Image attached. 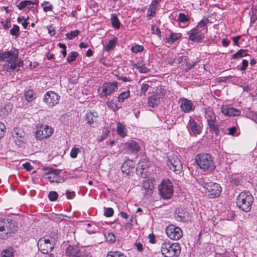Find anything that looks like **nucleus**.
Instances as JSON below:
<instances>
[{
  "instance_id": "1",
  "label": "nucleus",
  "mask_w": 257,
  "mask_h": 257,
  "mask_svg": "<svg viewBox=\"0 0 257 257\" xmlns=\"http://www.w3.org/2000/svg\"><path fill=\"white\" fill-rule=\"evenodd\" d=\"M19 53L17 50L11 49L8 51L0 53V61H6L7 63V71L11 70L18 71L23 66L22 61L18 60Z\"/></svg>"
},
{
  "instance_id": "2",
  "label": "nucleus",
  "mask_w": 257,
  "mask_h": 257,
  "mask_svg": "<svg viewBox=\"0 0 257 257\" xmlns=\"http://www.w3.org/2000/svg\"><path fill=\"white\" fill-rule=\"evenodd\" d=\"M195 162L203 172H211L215 168V162L211 154L200 153L195 157Z\"/></svg>"
},
{
  "instance_id": "3",
  "label": "nucleus",
  "mask_w": 257,
  "mask_h": 257,
  "mask_svg": "<svg viewBox=\"0 0 257 257\" xmlns=\"http://www.w3.org/2000/svg\"><path fill=\"white\" fill-rule=\"evenodd\" d=\"M208 22L207 18L201 20L195 28L188 33L189 40L192 42H201L207 32V24Z\"/></svg>"
},
{
  "instance_id": "4",
  "label": "nucleus",
  "mask_w": 257,
  "mask_h": 257,
  "mask_svg": "<svg viewBox=\"0 0 257 257\" xmlns=\"http://www.w3.org/2000/svg\"><path fill=\"white\" fill-rule=\"evenodd\" d=\"M253 197L248 191L240 192L236 199L237 207L242 211L248 212L250 211L253 202Z\"/></svg>"
},
{
  "instance_id": "5",
  "label": "nucleus",
  "mask_w": 257,
  "mask_h": 257,
  "mask_svg": "<svg viewBox=\"0 0 257 257\" xmlns=\"http://www.w3.org/2000/svg\"><path fill=\"white\" fill-rule=\"evenodd\" d=\"M161 251L165 257H178L181 252V247L177 242L165 241L161 245Z\"/></svg>"
},
{
  "instance_id": "6",
  "label": "nucleus",
  "mask_w": 257,
  "mask_h": 257,
  "mask_svg": "<svg viewBox=\"0 0 257 257\" xmlns=\"http://www.w3.org/2000/svg\"><path fill=\"white\" fill-rule=\"evenodd\" d=\"M16 230L14 221L9 218L0 219V238H7Z\"/></svg>"
},
{
  "instance_id": "7",
  "label": "nucleus",
  "mask_w": 257,
  "mask_h": 257,
  "mask_svg": "<svg viewBox=\"0 0 257 257\" xmlns=\"http://www.w3.org/2000/svg\"><path fill=\"white\" fill-rule=\"evenodd\" d=\"M55 239L50 236L44 237L39 240L38 245L39 249L43 253H48L54 248Z\"/></svg>"
},
{
  "instance_id": "8",
  "label": "nucleus",
  "mask_w": 257,
  "mask_h": 257,
  "mask_svg": "<svg viewBox=\"0 0 257 257\" xmlns=\"http://www.w3.org/2000/svg\"><path fill=\"white\" fill-rule=\"evenodd\" d=\"M173 186L172 182L168 180H163L159 186V194L164 199H168L173 196Z\"/></svg>"
},
{
  "instance_id": "9",
  "label": "nucleus",
  "mask_w": 257,
  "mask_h": 257,
  "mask_svg": "<svg viewBox=\"0 0 257 257\" xmlns=\"http://www.w3.org/2000/svg\"><path fill=\"white\" fill-rule=\"evenodd\" d=\"M36 129L35 137L36 139L39 140L48 139L53 134V128L47 125L40 124L37 125Z\"/></svg>"
},
{
  "instance_id": "10",
  "label": "nucleus",
  "mask_w": 257,
  "mask_h": 257,
  "mask_svg": "<svg viewBox=\"0 0 257 257\" xmlns=\"http://www.w3.org/2000/svg\"><path fill=\"white\" fill-rule=\"evenodd\" d=\"M167 164L176 174H179L183 168L182 164L177 155L168 156Z\"/></svg>"
},
{
  "instance_id": "11",
  "label": "nucleus",
  "mask_w": 257,
  "mask_h": 257,
  "mask_svg": "<svg viewBox=\"0 0 257 257\" xmlns=\"http://www.w3.org/2000/svg\"><path fill=\"white\" fill-rule=\"evenodd\" d=\"M11 133L14 142L17 145L21 146L27 142V136L23 129L19 127L14 128Z\"/></svg>"
},
{
  "instance_id": "12",
  "label": "nucleus",
  "mask_w": 257,
  "mask_h": 257,
  "mask_svg": "<svg viewBox=\"0 0 257 257\" xmlns=\"http://www.w3.org/2000/svg\"><path fill=\"white\" fill-rule=\"evenodd\" d=\"M204 188L207 190L211 198L218 197L221 192V188L219 184L212 182L205 183Z\"/></svg>"
},
{
  "instance_id": "13",
  "label": "nucleus",
  "mask_w": 257,
  "mask_h": 257,
  "mask_svg": "<svg viewBox=\"0 0 257 257\" xmlns=\"http://www.w3.org/2000/svg\"><path fill=\"white\" fill-rule=\"evenodd\" d=\"M45 170L47 172L45 173L46 178L48 179L51 182H56L57 183H62L65 180L58 175L61 171L58 169H54L52 168H46Z\"/></svg>"
},
{
  "instance_id": "14",
  "label": "nucleus",
  "mask_w": 257,
  "mask_h": 257,
  "mask_svg": "<svg viewBox=\"0 0 257 257\" xmlns=\"http://www.w3.org/2000/svg\"><path fill=\"white\" fill-rule=\"evenodd\" d=\"M118 83L117 82H106L103 84L101 88L102 90L100 93L101 98H107L111 93L116 91L118 89Z\"/></svg>"
},
{
  "instance_id": "15",
  "label": "nucleus",
  "mask_w": 257,
  "mask_h": 257,
  "mask_svg": "<svg viewBox=\"0 0 257 257\" xmlns=\"http://www.w3.org/2000/svg\"><path fill=\"white\" fill-rule=\"evenodd\" d=\"M166 233L168 237L175 240L179 239L183 235L181 228L172 224L166 227Z\"/></svg>"
},
{
  "instance_id": "16",
  "label": "nucleus",
  "mask_w": 257,
  "mask_h": 257,
  "mask_svg": "<svg viewBox=\"0 0 257 257\" xmlns=\"http://www.w3.org/2000/svg\"><path fill=\"white\" fill-rule=\"evenodd\" d=\"M60 99V96L54 91H48L43 98L44 101L50 107H53L58 104Z\"/></svg>"
},
{
  "instance_id": "17",
  "label": "nucleus",
  "mask_w": 257,
  "mask_h": 257,
  "mask_svg": "<svg viewBox=\"0 0 257 257\" xmlns=\"http://www.w3.org/2000/svg\"><path fill=\"white\" fill-rule=\"evenodd\" d=\"M165 95V92L164 89L161 88L159 91H157L155 94L149 97L148 99V103L150 106L154 107L160 103L161 99L163 98Z\"/></svg>"
},
{
  "instance_id": "18",
  "label": "nucleus",
  "mask_w": 257,
  "mask_h": 257,
  "mask_svg": "<svg viewBox=\"0 0 257 257\" xmlns=\"http://www.w3.org/2000/svg\"><path fill=\"white\" fill-rule=\"evenodd\" d=\"M180 108L184 113H189L195 109V105H193L191 100L185 98H180L178 100Z\"/></svg>"
},
{
  "instance_id": "19",
  "label": "nucleus",
  "mask_w": 257,
  "mask_h": 257,
  "mask_svg": "<svg viewBox=\"0 0 257 257\" xmlns=\"http://www.w3.org/2000/svg\"><path fill=\"white\" fill-rule=\"evenodd\" d=\"M148 167L149 165L146 160L145 159L141 160L136 168L137 174L143 178L146 177Z\"/></svg>"
},
{
  "instance_id": "20",
  "label": "nucleus",
  "mask_w": 257,
  "mask_h": 257,
  "mask_svg": "<svg viewBox=\"0 0 257 257\" xmlns=\"http://www.w3.org/2000/svg\"><path fill=\"white\" fill-rule=\"evenodd\" d=\"M174 217L178 221L185 222L190 218L189 213L185 209L180 208L176 210Z\"/></svg>"
},
{
  "instance_id": "21",
  "label": "nucleus",
  "mask_w": 257,
  "mask_h": 257,
  "mask_svg": "<svg viewBox=\"0 0 257 257\" xmlns=\"http://www.w3.org/2000/svg\"><path fill=\"white\" fill-rule=\"evenodd\" d=\"M221 111L223 114L229 116H238L241 112L239 109L227 105H223L221 107Z\"/></svg>"
},
{
  "instance_id": "22",
  "label": "nucleus",
  "mask_w": 257,
  "mask_h": 257,
  "mask_svg": "<svg viewBox=\"0 0 257 257\" xmlns=\"http://www.w3.org/2000/svg\"><path fill=\"white\" fill-rule=\"evenodd\" d=\"M126 149L132 153L137 154L140 150L139 144L134 140H131L125 143Z\"/></svg>"
},
{
  "instance_id": "23",
  "label": "nucleus",
  "mask_w": 257,
  "mask_h": 257,
  "mask_svg": "<svg viewBox=\"0 0 257 257\" xmlns=\"http://www.w3.org/2000/svg\"><path fill=\"white\" fill-rule=\"evenodd\" d=\"M187 126L188 131L193 133L194 135L201 133L200 127L197 124L195 120L191 118L189 120Z\"/></svg>"
},
{
  "instance_id": "24",
  "label": "nucleus",
  "mask_w": 257,
  "mask_h": 257,
  "mask_svg": "<svg viewBox=\"0 0 257 257\" xmlns=\"http://www.w3.org/2000/svg\"><path fill=\"white\" fill-rule=\"evenodd\" d=\"M135 167V164L133 161L128 160L125 161L121 166V170L123 174L128 176L131 173V170Z\"/></svg>"
},
{
  "instance_id": "25",
  "label": "nucleus",
  "mask_w": 257,
  "mask_h": 257,
  "mask_svg": "<svg viewBox=\"0 0 257 257\" xmlns=\"http://www.w3.org/2000/svg\"><path fill=\"white\" fill-rule=\"evenodd\" d=\"M97 112H87L86 114L85 120L87 123L91 127H94V125L97 121Z\"/></svg>"
},
{
  "instance_id": "26",
  "label": "nucleus",
  "mask_w": 257,
  "mask_h": 257,
  "mask_svg": "<svg viewBox=\"0 0 257 257\" xmlns=\"http://www.w3.org/2000/svg\"><path fill=\"white\" fill-rule=\"evenodd\" d=\"M205 117L207 120V124L211 123L217 122L216 115L211 109H208L206 110Z\"/></svg>"
},
{
  "instance_id": "27",
  "label": "nucleus",
  "mask_w": 257,
  "mask_h": 257,
  "mask_svg": "<svg viewBox=\"0 0 257 257\" xmlns=\"http://www.w3.org/2000/svg\"><path fill=\"white\" fill-rule=\"evenodd\" d=\"M79 248L78 246L69 245L66 250V255L69 257H77Z\"/></svg>"
},
{
  "instance_id": "28",
  "label": "nucleus",
  "mask_w": 257,
  "mask_h": 257,
  "mask_svg": "<svg viewBox=\"0 0 257 257\" xmlns=\"http://www.w3.org/2000/svg\"><path fill=\"white\" fill-rule=\"evenodd\" d=\"M12 109V105L10 103H7L5 104V105H2L1 106V115H8L9 113L11 112Z\"/></svg>"
},
{
  "instance_id": "29",
  "label": "nucleus",
  "mask_w": 257,
  "mask_h": 257,
  "mask_svg": "<svg viewBox=\"0 0 257 257\" xmlns=\"http://www.w3.org/2000/svg\"><path fill=\"white\" fill-rule=\"evenodd\" d=\"M153 187V186L150 184V182L146 181L143 184L142 190L145 195H149L152 193Z\"/></svg>"
},
{
  "instance_id": "30",
  "label": "nucleus",
  "mask_w": 257,
  "mask_h": 257,
  "mask_svg": "<svg viewBox=\"0 0 257 257\" xmlns=\"http://www.w3.org/2000/svg\"><path fill=\"white\" fill-rule=\"evenodd\" d=\"M209 131L212 134H215L216 136H218L220 134V130L217 122L211 123L208 124Z\"/></svg>"
},
{
  "instance_id": "31",
  "label": "nucleus",
  "mask_w": 257,
  "mask_h": 257,
  "mask_svg": "<svg viewBox=\"0 0 257 257\" xmlns=\"http://www.w3.org/2000/svg\"><path fill=\"white\" fill-rule=\"evenodd\" d=\"M116 131L117 134L122 138L126 135L127 131L125 125L120 122L117 123Z\"/></svg>"
},
{
  "instance_id": "32",
  "label": "nucleus",
  "mask_w": 257,
  "mask_h": 257,
  "mask_svg": "<svg viewBox=\"0 0 257 257\" xmlns=\"http://www.w3.org/2000/svg\"><path fill=\"white\" fill-rule=\"evenodd\" d=\"M182 37V34L181 33H175L171 32L170 33V36L167 38V40L169 43H173L177 40H179Z\"/></svg>"
},
{
  "instance_id": "33",
  "label": "nucleus",
  "mask_w": 257,
  "mask_h": 257,
  "mask_svg": "<svg viewBox=\"0 0 257 257\" xmlns=\"http://www.w3.org/2000/svg\"><path fill=\"white\" fill-rule=\"evenodd\" d=\"M111 22L112 25V27L115 29H118L120 27V22L115 14H112L111 15Z\"/></svg>"
},
{
  "instance_id": "34",
  "label": "nucleus",
  "mask_w": 257,
  "mask_h": 257,
  "mask_svg": "<svg viewBox=\"0 0 257 257\" xmlns=\"http://www.w3.org/2000/svg\"><path fill=\"white\" fill-rule=\"evenodd\" d=\"M14 250L12 247H9L4 250L1 254L2 257H14Z\"/></svg>"
},
{
  "instance_id": "35",
  "label": "nucleus",
  "mask_w": 257,
  "mask_h": 257,
  "mask_svg": "<svg viewBox=\"0 0 257 257\" xmlns=\"http://www.w3.org/2000/svg\"><path fill=\"white\" fill-rule=\"evenodd\" d=\"M117 42V39L114 38L113 39H111L109 40L106 44V45L104 46L105 47V50L106 52H109L111 50H112L114 47L115 45L116 44Z\"/></svg>"
},
{
  "instance_id": "36",
  "label": "nucleus",
  "mask_w": 257,
  "mask_h": 257,
  "mask_svg": "<svg viewBox=\"0 0 257 257\" xmlns=\"http://www.w3.org/2000/svg\"><path fill=\"white\" fill-rule=\"evenodd\" d=\"M26 99L28 102H32L36 97V94L31 90L27 91L25 93Z\"/></svg>"
},
{
  "instance_id": "37",
  "label": "nucleus",
  "mask_w": 257,
  "mask_h": 257,
  "mask_svg": "<svg viewBox=\"0 0 257 257\" xmlns=\"http://www.w3.org/2000/svg\"><path fill=\"white\" fill-rule=\"evenodd\" d=\"M247 50L240 49L235 54L231 55V59H237L248 55Z\"/></svg>"
},
{
  "instance_id": "38",
  "label": "nucleus",
  "mask_w": 257,
  "mask_h": 257,
  "mask_svg": "<svg viewBox=\"0 0 257 257\" xmlns=\"http://www.w3.org/2000/svg\"><path fill=\"white\" fill-rule=\"evenodd\" d=\"M77 257H91V254L87 249H79Z\"/></svg>"
},
{
  "instance_id": "39",
  "label": "nucleus",
  "mask_w": 257,
  "mask_h": 257,
  "mask_svg": "<svg viewBox=\"0 0 257 257\" xmlns=\"http://www.w3.org/2000/svg\"><path fill=\"white\" fill-rule=\"evenodd\" d=\"M106 257H126V255L119 251H110L107 253Z\"/></svg>"
},
{
  "instance_id": "40",
  "label": "nucleus",
  "mask_w": 257,
  "mask_h": 257,
  "mask_svg": "<svg viewBox=\"0 0 257 257\" xmlns=\"http://www.w3.org/2000/svg\"><path fill=\"white\" fill-rule=\"evenodd\" d=\"M130 91H124L121 92L117 97L118 101L120 102H123L124 99H126L130 96Z\"/></svg>"
},
{
  "instance_id": "41",
  "label": "nucleus",
  "mask_w": 257,
  "mask_h": 257,
  "mask_svg": "<svg viewBox=\"0 0 257 257\" xmlns=\"http://www.w3.org/2000/svg\"><path fill=\"white\" fill-rule=\"evenodd\" d=\"M80 32L78 30H75L74 31H71L70 33H68L66 34V36L68 39L69 40H72L75 37L78 36V35L80 34Z\"/></svg>"
},
{
  "instance_id": "42",
  "label": "nucleus",
  "mask_w": 257,
  "mask_h": 257,
  "mask_svg": "<svg viewBox=\"0 0 257 257\" xmlns=\"http://www.w3.org/2000/svg\"><path fill=\"white\" fill-rule=\"evenodd\" d=\"M105 237L106 241L110 242V243H114L116 240L114 234L111 232L106 233Z\"/></svg>"
},
{
  "instance_id": "43",
  "label": "nucleus",
  "mask_w": 257,
  "mask_h": 257,
  "mask_svg": "<svg viewBox=\"0 0 257 257\" xmlns=\"http://www.w3.org/2000/svg\"><path fill=\"white\" fill-rule=\"evenodd\" d=\"M178 21L181 23H185L189 21V18L188 15L184 13H180L178 17Z\"/></svg>"
},
{
  "instance_id": "44",
  "label": "nucleus",
  "mask_w": 257,
  "mask_h": 257,
  "mask_svg": "<svg viewBox=\"0 0 257 257\" xmlns=\"http://www.w3.org/2000/svg\"><path fill=\"white\" fill-rule=\"evenodd\" d=\"M78 54L76 52H71L70 54L68 55L67 58V61L69 63H71L73 62L76 58L78 57Z\"/></svg>"
},
{
  "instance_id": "45",
  "label": "nucleus",
  "mask_w": 257,
  "mask_h": 257,
  "mask_svg": "<svg viewBox=\"0 0 257 257\" xmlns=\"http://www.w3.org/2000/svg\"><path fill=\"white\" fill-rule=\"evenodd\" d=\"M150 85L147 83H143L141 84L140 89V95H146V92L148 91Z\"/></svg>"
},
{
  "instance_id": "46",
  "label": "nucleus",
  "mask_w": 257,
  "mask_h": 257,
  "mask_svg": "<svg viewBox=\"0 0 257 257\" xmlns=\"http://www.w3.org/2000/svg\"><path fill=\"white\" fill-rule=\"evenodd\" d=\"M19 27L16 25H14L13 28L10 30V34L12 36L18 37L19 36Z\"/></svg>"
},
{
  "instance_id": "47",
  "label": "nucleus",
  "mask_w": 257,
  "mask_h": 257,
  "mask_svg": "<svg viewBox=\"0 0 257 257\" xmlns=\"http://www.w3.org/2000/svg\"><path fill=\"white\" fill-rule=\"evenodd\" d=\"M106 104L108 107L112 109L114 111L118 110L119 107L117 106V104L114 103L112 100L107 101Z\"/></svg>"
},
{
  "instance_id": "48",
  "label": "nucleus",
  "mask_w": 257,
  "mask_h": 257,
  "mask_svg": "<svg viewBox=\"0 0 257 257\" xmlns=\"http://www.w3.org/2000/svg\"><path fill=\"white\" fill-rule=\"evenodd\" d=\"M58 197V194L56 191H50L48 194V198L51 201H56Z\"/></svg>"
},
{
  "instance_id": "49",
  "label": "nucleus",
  "mask_w": 257,
  "mask_h": 257,
  "mask_svg": "<svg viewBox=\"0 0 257 257\" xmlns=\"http://www.w3.org/2000/svg\"><path fill=\"white\" fill-rule=\"evenodd\" d=\"M143 46L139 45H136L135 46H132L131 48L132 51L135 53L142 52L143 51Z\"/></svg>"
},
{
  "instance_id": "50",
  "label": "nucleus",
  "mask_w": 257,
  "mask_h": 257,
  "mask_svg": "<svg viewBox=\"0 0 257 257\" xmlns=\"http://www.w3.org/2000/svg\"><path fill=\"white\" fill-rule=\"evenodd\" d=\"M80 152V149L78 148L74 147L72 148L70 152V156L72 158H75L77 156L78 153Z\"/></svg>"
},
{
  "instance_id": "51",
  "label": "nucleus",
  "mask_w": 257,
  "mask_h": 257,
  "mask_svg": "<svg viewBox=\"0 0 257 257\" xmlns=\"http://www.w3.org/2000/svg\"><path fill=\"white\" fill-rule=\"evenodd\" d=\"M198 62H193L192 63L189 62H186V68H185V72H188L189 70H191L192 68H193L197 64Z\"/></svg>"
},
{
  "instance_id": "52",
  "label": "nucleus",
  "mask_w": 257,
  "mask_h": 257,
  "mask_svg": "<svg viewBox=\"0 0 257 257\" xmlns=\"http://www.w3.org/2000/svg\"><path fill=\"white\" fill-rule=\"evenodd\" d=\"M138 70L141 73H147L150 72V69L146 66L145 63L143 65H141Z\"/></svg>"
},
{
  "instance_id": "53",
  "label": "nucleus",
  "mask_w": 257,
  "mask_h": 257,
  "mask_svg": "<svg viewBox=\"0 0 257 257\" xmlns=\"http://www.w3.org/2000/svg\"><path fill=\"white\" fill-rule=\"evenodd\" d=\"M6 126L4 123L0 122V139H2L5 134Z\"/></svg>"
},
{
  "instance_id": "54",
  "label": "nucleus",
  "mask_w": 257,
  "mask_h": 257,
  "mask_svg": "<svg viewBox=\"0 0 257 257\" xmlns=\"http://www.w3.org/2000/svg\"><path fill=\"white\" fill-rule=\"evenodd\" d=\"M113 210L111 208H107L104 212V215L106 217H111L113 214Z\"/></svg>"
},
{
  "instance_id": "55",
  "label": "nucleus",
  "mask_w": 257,
  "mask_h": 257,
  "mask_svg": "<svg viewBox=\"0 0 257 257\" xmlns=\"http://www.w3.org/2000/svg\"><path fill=\"white\" fill-rule=\"evenodd\" d=\"M248 62L247 60H245V59L243 60L242 61V66L239 68V70L241 71L245 70L248 66Z\"/></svg>"
},
{
  "instance_id": "56",
  "label": "nucleus",
  "mask_w": 257,
  "mask_h": 257,
  "mask_svg": "<svg viewBox=\"0 0 257 257\" xmlns=\"http://www.w3.org/2000/svg\"><path fill=\"white\" fill-rule=\"evenodd\" d=\"M188 60V57L186 56H182L178 57L177 59V62L178 63H181V62H186Z\"/></svg>"
},
{
  "instance_id": "57",
  "label": "nucleus",
  "mask_w": 257,
  "mask_h": 257,
  "mask_svg": "<svg viewBox=\"0 0 257 257\" xmlns=\"http://www.w3.org/2000/svg\"><path fill=\"white\" fill-rule=\"evenodd\" d=\"M24 168L28 171H32L33 169V167L31 165L30 163L26 162L23 164Z\"/></svg>"
},
{
  "instance_id": "58",
  "label": "nucleus",
  "mask_w": 257,
  "mask_h": 257,
  "mask_svg": "<svg viewBox=\"0 0 257 257\" xmlns=\"http://www.w3.org/2000/svg\"><path fill=\"white\" fill-rule=\"evenodd\" d=\"M155 12L151 10V9H148L147 11V18L148 20H150L153 18V17L155 15Z\"/></svg>"
},
{
  "instance_id": "59",
  "label": "nucleus",
  "mask_w": 257,
  "mask_h": 257,
  "mask_svg": "<svg viewBox=\"0 0 257 257\" xmlns=\"http://www.w3.org/2000/svg\"><path fill=\"white\" fill-rule=\"evenodd\" d=\"M11 22V19H7L6 21V23L4 24L3 22H1V24L3 25L4 28L5 29H8L10 28L11 25H9V23Z\"/></svg>"
},
{
  "instance_id": "60",
  "label": "nucleus",
  "mask_w": 257,
  "mask_h": 257,
  "mask_svg": "<svg viewBox=\"0 0 257 257\" xmlns=\"http://www.w3.org/2000/svg\"><path fill=\"white\" fill-rule=\"evenodd\" d=\"M66 195L67 199H71L74 197L75 193H74V192H71V191H70L69 190H67L66 191Z\"/></svg>"
},
{
  "instance_id": "61",
  "label": "nucleus",
  "mask_w": 257,
  "mask_h": 257,
  "mask_svg": "<svg viewBox=\"0 0 257 257\" xmlns=\"http://www.w3.org/2000/svg\"><path fill=\"white\" fill-rule=\"evenodd\" d=\"M145 64L144 62L142 60V61H138L137 63H133L132 64V66L138 69L139 68H140L141 67V65H143L144 64Z\"/></svg>"
},
{
  "instance_id": "62",
  "label": "nucleus",
  "mask_w": 257,
  "mask_h": 257,
  "mask_svg": "<svg viewBox=\"0 0 257 257\" xmlns=\"http://www.w3.org/2000/svg\"><path fill=\"white\" fill-rule=\"evenodd\" d=\"M118 80H121L123 82H130L131 81V78L126 76H117Z\"/></svg>"
},
{
  "instance_id": "63",
  "label": "nucleus",
  "mask_w": 257,
  "mask_h": 257,
  "mask_svg": "<svg viewBox=\"0 0 257 257\" xmlns=\"http://www.w3.org/2000/svg\"><path fill=\"white\" fill-rule=\"evenodd\" d=\"M241 36L238 35L232 38V40L235 45L239 46L238 40L240 39Z\"/></svg>"
},
{
  "instance_id": "64",
  "label": "nucleus",
  "mask_w": 257,
  "mask_h": 257,
  "mask_svg": "<svg viewBox=\"0 0 257 257\" xmlns=\"http://www.w3.org/2000/svg\"><path fill=\"white\" fill-rule=\"evenodd\" d=\"M135 246L139 251H142L144 249L143 244L141 242H136Z\"/></svg>"
}]
</instances>
